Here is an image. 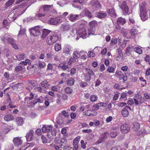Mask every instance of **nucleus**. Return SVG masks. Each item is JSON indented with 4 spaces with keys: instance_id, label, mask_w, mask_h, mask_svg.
<instances>
[{
    "instance_id": "obj_47",
    "label": "nucleus",
    "mask_w": 150,
    "mask_h": 150,
    "mask_svg": "<svg viewBox=\"0 0 150 150\" xmlns=\"http://www.w3.org/2000/svg\"><path fill=\"white\" fill-rule=\"evenodd\" d=\"M25 54H21L17 56V58L18 60H21L24 59Z\"/></svg>"
},
{
    "instance_id": "obj_27",
    "label": "nucleus",
    "mask_w": 150,
    "mask_h": 150,
    "mask_svg": "<svg viewBox=\"0 0 150 150\" xmlns=\"http://www.w3.org/2000/svg\"><path fill=\"white\" fill-rule=\"evenodd\" d=\"M82 13H84L86 16H87L89 18H91L93 16L91 12L87 10H84L82 12Z\"/></svg>"
},
{
    "instance_id": "obj_40",
    "label": "nucleus",
    "mask_w": 150,
    "mask_h": 150,
    "mask_svg": "<svg viewBox=\"0 0 150 150\" xmlns=\"http://www.w3.org/2000/svg\"><path fill=\"white\" fill-rule=\"evenodd\" d=\"M57 130L55 129H52L51 130L49 133V134L50 133H51V135L53 137H55L57 134Z\"/></svg>"
},
{
    "instance_id": "obj_55",
    "label": "nucleus",
    "mask_w": 150,
    "mask_h": 150,
    "mask_svg": "<svg viewBox=\"0 0 150 150\" xmlns=\"http://www.w3.org/2000/svg\"><path fill=\"white\" fill-rule=\"evenodd\" d=\"M76 70L75 68H72L70 70V74L71 75L75 74L76 73Z\"/></svg>"
},
{
    "instance_id": "obj_15",
    "label": "nucleus",
    "mask_w": 150,
    "mask_h": 150,
    "mask_svg": "<svg viewBox=\"0 0 150 150\" xmlns=\"http://www.w3.org/2000/svg\"><path fill=\"white\" fill-rule=\"evenodd\" d=\"M83 113L85 115L88 116H95L97 115V112L93 109L86 111Z\"/></svg>"
},
{
    "instance_id": "obj_30",
    "label": "nucleus",
    "mask_w": 150,
    "mask_h": 150,
    "mask_svg": "<svg viewBox=\"0 0 150 150\" xmlns=\"http://www.w3.org/2000/svg\"><path fill=\"white\" fill-rule=\"evenodd\" d=\"M64 91L65 93L68 94H71L73 92L72 89L69 87H66L64 88Z\"/></svg>"
},
{
    "instance_id": "obj_4",
    "label": "nucleus",
    "mask_w": 150,
    "mask_h": 150,
    "mask_svg": "<svg viewBox=\"0 0 150 150\" xmlns=\"http://www.w3.org/2000/svg\"><path fill=\"white\" fill-rule=\"evenodd\" d=\"M109 134V133L108 132H106L100 135L98 140L96 143V144L97 145L101 143L104 142L107 140Z\"/></svg>"
},
{
    "instance_id": "obj_28",
    "label": "nucleus",
    "mask_w": 150,
    "mask_h": 150,
    "mask_svg": "<svg viewBox=\"0 0 150 150\" xmlns=\"http://www.w3.org/2000/svg\"><path fill=\"white\" fill-rule=\"evenodd\" d=\"M52 5H44L43 6V10L45 13L48 11L51 8Z\"/></svg>"
},
{
    "instance_id": "obj_49",
    "label": "nucleus",
    "mask_w": 150,
    "mask_h": 150,
    "mask_svg": "<svg viewBox=\"0 0 150 150\" xmlns=\"http://www.w3.org/2000/svg\"><path fill=\"white\" fill-rule=\"evenodd\" d=\"M107 71L110 73H113L115 69L112 67H109L107 69Z\"/></svg>"
},
{
    "instance_id": "obj_2",
    "label": "nucleus",
    "mask_w": 150,
    "mask_h": 150,
    "mask_svg": "<svg viewBox=\"0 0 150 150\" xmlns=\"http://www.w3.org/2000/svg\"><path fill=\"white\" fill-rule=\"evenodd\" d=\"M147 4L145 2H143L140 6V16L142 21H144L147 19L148 14L146 11Z\"/></svg>"
},
{
    "instance_id": "obj_63",
    "label": "nucleus",
    "mask_w": 150,
    "mask_h": 150,
    "mask_svg": "<svg viewBox=\"0 0 150 150\" xmlns=\"http://www.w3.org/2000/svg\"><path fill=\"white\" fill-rule=\"evenodd\" d=\"M70 116L71 119H74L76 118V115L75 113L72 112L70 114Z\"/></svg>"
},
{
    "instance_id": "obj_12",
    "label": "nucleus",
    "mask_w": 150,
    "mask_h": 150,
    "mask_svg": "<svg viewBox=\"0 0 150 150\" xmlns=\"http://www.w3.org/2000/svg\"><path fill=\"white\" fill-rule=\"evenodd\" d=\"M130 130V127L129 125L126 123L120 127L121 132L125 134L127 133Z\"/></svg>"
},
{
    "instance_id": "obj_19",
    "label": "nucleus",
    "mask_w": 150,
    "mask_h": 150,
    "mask_svg": "<svg viewBox=\"0 0 150 150\" xmlns=\"http://www.w3.org/2000/svg\"><path fill=\"white\" fill-rule=\"evenodd\" d=\"M20 26V29L18 34V37L24 35L26 33L25 28L22 27L21 26Z\"/></svg>"
},
{
    "instance_id": "obj_7",
    "label": "nucleus",
    "mask_w": 150,
    "mask_h": 150,
    "mask_svg": "<svg viewBox=\"0 0 150 150\" xmlns=\"http://www.w3.org/2000/svg\"><path fill=\"white\" fill-rule=\"evenodd\" d=\"M25 137L27 141H30L31 140H33L35 139V134L34 131L31 130L29 132L27 133Z\"/></svg>"
},
{
    "instance_id": "obj_38",
    "label": "nucleus",
    "mask_w": 150,
    "mask_h": 150,
    "mask_svg": "<svg viewBox=\"0 0 150 150\" xmlns=\"http://www.w3.org/2000/svg\"><path fill=\"white\" fill-rule=\"evenodd\" d=\"M61 114L65 117H69V115L68 112H67L65 110H63L61 112Z\"/></svg>"
},
{
    "instance_id": "obj_11",
    "label": "nucleus",
    "mask_w": 150,
    "mask_h": 150,
    "mask_svg": "<svg viewBox=\"0 0 150 150\" xmlns=\"http://www.w3.org/2000/svg\"><path fill=\"white\" fill-rule=\"evenodd\" d=\"M80 37L83 38H85L87 35L86 29L84 27H82L77 32Z\"/></svg>"
},
{
    "instance_id": "obj_5",
    "label": "nucleus",
    "mask_w": 150,
    "mask_h": 150,
    "mask_svg": "<svg viewBox=\"0 0 150 150\" xmlns=\"http://www.w3.org/2000/svg\"><path fill=\"white\" fill-rule=\"evenodd\" d=\"M120 7L122 10V13L125 16L129 15L130 13H129V8L127 5V3L125 1L122 2Z\"/></svg>"
},
{
    "instance_id": "obj_56",
    "label": "nucleus",
    "mask_w": 150,
    "mask_h": 150,
    "mask_svg": "<svg viewBox=\"0 0 150 150\" xmlns=\"http://www.w3.org/2000/svg\"><path fill=\"white\" fill-rule=\"evenodd\" d=\"M117 133L115 132H112L110 134V135L111 137H115L117 135Z\"/></svg>"
},
{
    "instance_id": "obj_48",
    "label": "nucleus",
    "mask_w": 150,
    "mask_h": 150,
    "mask_svg": "<svg viewBox=\"0 0 150 150\" xmlns=\"http://www.w3.org/2000/svg\"><path fill=\"white\" fill-rule=\"evenodd\" d=\"M35 145V143L34 142L31 143H28L26 146V148H31L33 147Z\"/></svg>"
},
{
    "instance_id": "obj_44",
    "label": "nucleus",
    "mask_w": 150,
    "mask_h": 150,
    "mask_svg": "<svg viewBox=\"0 0 150 150\" xmlns=\"http://www.w3.org/2000/svg\"><path fill=\"white\" fill-rule=\"evenodd\" d=\"M139 79L140 81H142L143 83H142L141 84L142 86L144 87L146 84V80L145 79H144L142 77H141L139 78Z\"/></svg>"
},
{
    "instance_id": "obj_51",
    "label": "nucleus",
    "mask_w": 150,
    "mask_h": 150,
    "mask_svg": "<svg viewBox=\"0 0 150 150\" xmlns=\"http://www.w3.org/2000/svg\"><path fill=\"white\" fill-rule=\"evenodd\" d=\"M2 24L4 27H6L8 25L9 23L7 19H4L3 20Z\"/></svg>"
},
{
    "instance_id": "obj_9",
    "label": "nucleus",
    "mask_w": 150,
    "mask_h": 150,
    "mask_svg": "<svg viewBox=\"0 0 150 150\" xmlns=\"http://www.w3.org/2000/svg\"><path fill=\"white\" fill-rule=\"evenodd\" d=\"M91 5L95 11L100 8L101 5L99 2L97 0H93L91 1Z\"/></svg>"
},
{
    "instance_id": "obj_32",
    "label": "nucleus",
    "mask_w": 150,
    "mask_h": 150,
    "mask_svg": "<svg viewBox=\"0 0 150 150\" xmlns=\"http://www.w3.org/2000/svg\"><path fill=\"white\" fill-rule=\"evenodd\" d=\"M89 25L90 27L94 28L97 25V22L95 20H93L89 23Z\"/></svg>"
},
{
    "instance_id": "obj_1",
    "label": "nucleus",
    "mask_w": 150,
    "mask_h": 150,
    "mask_svg": "<svg viewBox=\"0 0 150 150\" xmlns=\"http://www.w3.org/2000/svg\"><path fill=\"white\" fill-rule=\"evenodd\" d=\"M59 40V36L55 32H51L50 35L47 38L46 42L48 45H51L56 42Z\"/></svg>"
},
{
    "instance_id": "obj_18",
    "label": "nucleus",
    "mask_w": 150,
    "mask_h": 150,
    "mask_svg": "<svg viewBox=\"0 0 150 150\" xmlns=\"http://www.w3.org/2000/svg\"><path fill=\"white\" fill-rule=\"evenodd\" d=\"M52 32L50 30L46 29H44L42 31L41 37L43 39H44L46 37Z\"/></svg>"
},
{
    "instance_id": "obj_25",
    "label": "nucleus",
    "mask_w": 150,
    "mask_h": 150,
    "mask_svg": "<svg viewBox=\"0 0 150 150\" xmlns=\"http://www.w3.org/2000/svg\"><path fill=\"white\" fill-rule=\"evenodd\" d=\"M133 129L134 130L137 131L140 127V125L138 122H133Z\"/></svg>"
},
{
    "instance_id": "obj_29",
    "label": "nucleus",
    "mask_w": 150,
    "mask_h": 150,
    "mask_svg": "<svg viewBox=\"0 0 150 150\" xmlns=\"http://www.w3.org/2000/svg\"><path fill=\"white\" fill-rule=\"evenodd\" d=\"M98 97L97 96L94 95H91L90 97V100L91 101L92 103H94L97 100Z\"/></svg>"
},
{
    "instance_id": "obj_22",
    "label": "nucleus",
    "mask_w": 150,
    "mask_h": 150,
    "mask_svg": "<svg viewBox=\"0 0 150 150\" xmlns=\"http://www.w3.org/2000/svg\"><path fill=\"white\" fill-rule=\"evenodd\" d=\"M14 119V117L11 115H7L5 116L4 120L6 121H12Z\"/></svg>"
},
{
    "instance_id": "obj_54",
    "label": "nucleus",
    "mask_w": 150,
    "mask_h": 150,
    "mask_svg": "<svg viewBox=\"0 0 150 150\" xmlns=\"http://www.w3.org/2000/svg\"><path fill=\"white\" fill-rule=\"evenodd\" d=\"M88 56L89 57H93L95 55V53L93 52L89 51L88 52Z\"/></svg>"
},
{
    "instance_id": "obj_60",
    "label": "nucleus",
    "mask_w": 150,
    "mask_h": 150,
    "mask_svg": "<svg viewBox=\"0 0 150 150\" xmlns=\"http://www.w3.org/2000/svg\"><path fill=\"white\" fill-rule=\"evenodd\" d=\"M45 104L46 106L48 107L50 104L49 102L48 101V99L47 98V97H46L45 98Z\"/></svg>"
},
{
    "instance_id": "obj_43",
    "label": "nucleus",
    "mask_w": 150,
    "mask_h": 150,
    "mask_svg": "<svg viewBox=\"0 0 150 150\" xmlns=\"http://www.w3.org/2000/svg\"><path fill=\"white\" fill-rule=\"evenodd\" d=\"M14 2V0H9L7 2L5 5L7 7H8L13 4Z\"/></svg>"
},
{
    "instance_id": "obj_53",
    "label": "nucleus",
    "mask_w": 150,
    "mask_h": 150,
    "mask_svg": "<svg viewBox=\"0 0 150 150\" xmlns=\"http://www.w3.org/2000/svg\"><path fill=\"white\" fill-rule=\"evenodd\" d=\"M142 97L141 95L140 94V92L139 91L137 92V93L136 94L134 97V98H136V99Z\"/></svg>"
},
{
    "instance_id": "obj_24",
    "label": "nucleus",
    "mask_w": 150,
    "mask_h": 150,
    "mask_svg": "<svg viewBox=\"0 0 150 150\" xmlns=\"http://www.w3.org/2000/svg\"><path fill=\"white\" fill-rule=\"evenodd\" d=\"M123 56L122 51H119L118 55L116 57V59L117 61H120L123 58Z\"/></svg>"
},
{
    "instance_id": "obj_36",
    "label": "nucleus",
    "mask_w": 150,
    "mask_h": 150,
    "mask_svg": "<svg viewBox=\"0 0 150 150\" xmlns=\"http://www.w3.org/2000/svg\"><path fill=\"white\" fill-rule=\"evenodd\" d=\"M54 49L56 51H59L61 49V46L59 44L56 43L54 45Z\"/></svg>"
},
{
    "instance_id": "obj_21",
    "label": "nucleus",
    "mask_w": 150,
    "mask_h": 150,
    "mask_svg": "<svg viewBox=\"0 0 150 150\" xmlns=\"http://www.w3.org/2000/svg\"><path fill=\"white\" fill-rule=\"evenodd\" d=\"M97 17L100 18H105L107 16V13L105 12H98L97 13Z\"/></svg>"
},
{
    "instance_id": "obj_26",
    "label": "nucleus",
    "mask_w": 150,
    "mask_h": 150,
    "mask_svg": "<svg viewBox=\"0 0 150 150\" xmlns=\"http://www.w3.org/2000/svg\"><path fill=\"white\" fill-rule=\"evenodd\" d=\"M74 80L72 78H69L66 81L67 84L70 86L73 85L74 83Z\"/></svg>"
},
{
    "instance_id": "obj_23",
    "label": "nucleus",
    "mask_w": 150,
    "mask_h": 150,
    "mask_svg": "<svg viewBox=\"0 0 150 150\" xmlns=\"http://www.w3.org/2000/svg\"><path fill=\"white\" fill-rule=\"evenodd\" d=\"M78 15H73L71 14L69 16V19L71 21H74L76 20L79 17Z\"/></svg>"
},
{
    "instance_id": "obj_59",
    "label": "nucleus",
    "mask_w": 150,
    "mask_h": 150,
    "mask_svg": "<svg viewBox=\"0 0 150 150\" xmlns=\"http://www.w3.org/2000/svg\"><path fill=\"white\" fill-rule=\"evenodd\" d=\"M121 29V27L120 25V24L117 23H116V25H115V29L116 31H118Z\"/></svg>"
},
{
    "instance_id": "obj_3",
    "label": "nucleus",
    "mask_w": 150,
    "mask_h": 150,
    "mask_svg": "<svg viewBox=\"0 0 150 150\" xmlns=\"http://www.w3.org/2000/svg\"><path fill=\"white\" fill-rule=\"evenodd\" d=\"M115 74L116 76L120 80H122L123 83L125 82L127 80V76L126 73H123L121 70H118L116 71Z\"/></svg>"
},
{
    "instance_id": "obj_45",
    "label": "nucleus",
    "mask_w": 150,
    "mask_h": 150,
    "mask_svg": "<svg viewBox=\"0 0 150 150\" xmlns=\"http://www.w3.org/2000/svg\"><path fill=\"white\" fill-rule=\"evenodd\" d=\"M62 65L61 64H59V65L58 67H61V69L64 71L67 69L69 68V66L67 65H64V66H62Z\"/></svg>"
},
{
    "instance_id": "obj_39",
    "label": "nucleus",
    "mask_w": 150,
    "mask_h": 150,
    "mask_svg": "<svg viewBox=\"0 0 150 150\" xmlns=\"http://www.w3.org/2000/svg\"><path fill=\"white\" fill-rule=\"evenodd\" d=\"M121 69L122 71L126 72L127 71L129 70L128 67L127 66H123L121 68Z\"/></svg>"
},
{
    "instance_id": "obj_6",
    "label": "nucleus",
    "mask_w": 150,
    "mask_h": 150,
    "mask_svg": "<svg viewBox=\"0 0 150 150\" xmlns=\"http://www.w3.org/2000/svg\"><path fill=\"white\" fill-rule=\"evenodd\" d=\"M30 31V34L33 36H37L40 34V30L38 26L31 28Z\"/></svg>"
},
{
    "instance_id": "obj_37",
    "label": "nucleus",
    "mask_w": 150,
    "mask_h": 150,
    "mask_svg": "<svg viewBox=\"0 0 150 150\" xmlns=\"http://www.w3.org/2000/svg\"><path fill=\"white\" fill-rule=\"evenodd\" d=\"M91 79V76L86 73L84 79L86 81H89Z\"/></svg>"
},
{
    "instance_id": "obj_8",
    "label": "nucleus",
    "mask_w": 150,
    "mask_h": 150,
    "mask_svg": "<svg viewBox=\"0 0 150 150\" xmlns=\"http://www.w3.org/2000/svg\"><path fill=\"white\" fill-rule=\"evenodd\" d=\"M52 128V127L51 125H43L42 128V132L43 133L47 132V136L49 138H51V136L50 137L49 133Z\"/></svg>"
},
{
    "instance_id": "obj_10",
    "label": "nucleus",
    "mask_w": 150,
    "mask_h": 150,
    "mask_svg": "<svg viewBox=\"0 0 150 150\" xmlns=\"http://www.w3.org/2000/svg\"><path fill=\"white\" fill-rule=\"evenodd\" d=\"M129 110H131V108L129 106H125L121 110V113L124 117H127L129 115Z\"/></svg>"
},
{
    "instance_id": "obj_61",
    "label": "nucleus",
    "mask_w": 150,
    "mask_h": 150,
    "mask_svg": "<svg viewBox=\"0 0 150 150\" xmlns=\"http://www.w3.org/2000/svg\"><path fill=\"white\" fill-rule=\"evenodd\" d=\"M35 133L38 135H41L42 132L41 129H38L35 130Z\"/></svg>"
},
{
    "instance_id": "obj_20",
    "label": "nucleus",
    "mask_w": 150,
    "mask_h": 150,
    "mask_svg": "<svg viewBox=\"0 0 150 150\" xmlns=\"http://www.w3.org/2000/svg\"><path fill=\"white\" fill-rule=\"evenodd\" d=\"M126 22L125 19L122 17H119L117 20V24L123 25Z\"/></svg>"
},
{
    "instance_id": "obj_17",
    "label": "nucleus",
    "mask_w": 150,
    "mask_h": 150,
    "mask_svg": "<svg viewBox=\"0 0 150 150\" xmlns=\"http://www.w3.org/2000/svg\"><path fill=\"white\" fill-rule=\"evenodd\" d=\"M133 100L134 101V103L136 105H139L142 104L145 101L144 98L142 97L136 99L134 98Z\"/></svg>"
},
{
    "instance_id": "obj_52",
    "label": "nucleus",
    "mask_w": 150,
    "mask_h": 150,
    "mask_svg": "<svg viewBox=\"0 0 150 150\" xmlns=\"http://www.w3.org/2000/svg\"><path fill=\"white\" fill-rule=\"evenodd\" d=\"M43 144H45L47 142V139L43 135H42L41 137Z\"/></svg>"
},
{
    "instance_id": "obj_50",
    "label": "nucleus",
    "mask_w": 150,
    "mask_h": 150,
    "mask_svg": "<svg viewBox=\"0 0 150 150\" xmlns=\"http://www.w3.org/2000/svg\"><path fill=\"white\" fill-rule=\"evenodd\" d=\"M7 40L8 43L11 44V45L14 43L15 42L13 39L11 38H8Z\"/></svg>"
},
{
    "instance_id": "obj_58",
    "label": "nucleus",
    "mask_w": 150,
    "mask_h": 150,
    "mask_svg": "<svg viewBox=\"0 0 150 150\" xmlns=\"http://www.w3.org/2000/svg\"><path fill=\"white\" fill-rule=\"evenodd\" d=\"M100 107L98 105V103L94 105L93 106V109H94V110H97L99 109Z\"/></svg>"
},
{
    "instance_id": "obj_35",
    "label": "nucleus",
    "mask_w": 150,
    "mask_h": 150,
    "mask_svg": "<svg viewBox=\"0 0 150 150\" xmlns=\"http://www.w3.org/2000/svg\"><path fill=\"white\" fill-rule=\"evenodd\" d=\"M38 63V66L41 68H44L46 66V64L44 62L39 61Z\"/></svg>"
},
{
    "instance_id": "obj_14",
    "label": "nucleus",
    "mask_w": 150,
    "mask_h": 150,
    "mask_svg": "<svg viewBox=\"0 0 150 150\" xmlns=\"http://www.w3.org/2000/svg\"><path fill=\"white\" fill-rule=\"evenodd\" d=\"M107 11L108 15L111 17H116L117 14L114 8H112L108 9Z\"/></svg>"
},
{
    "instance_id": "obj_57",
    "label": "nucleus",
    "mask_w": 150,
    "mask_h": 150,
    "mask_svg": "<svg viewBox=\"0 0 150 150\" xmlns=\"http://www.w3.org/2000/svg\"><path fill=\"white\" fill-rule=\"evenodd\" d=\"M119 96V94L118 93H115L113 97V100L115 101L117 100Z\"/></svg>"
},
{
    "instance_id": "obj_64",
    "label": "nucleus",
    "mask_w": 150,
    "mask_h": 150,
    "mask_svg": "<svg viewBox=\"0 0 150 150\" xmlns=\"http://www.w3.org/2000/svg\"><path fill=\"white\" fill-rule=\"evenodd\" d=\"M87 71L88 72L86 73L88 74H89L91 76H92L94 74V73L93 71L91 69H89Z\"/></svg>"
},
{
    "instance_id": "obj_16",
    "label": "nucleus",
    "mask_w": 150,
    "mask_h": 150,
    "mask_svg": "<svg viewBox=\"0 0 150 150\" xmlns=\"http://www.w3.org/2000/svg\"><path fill=\"white\" fill-rule=\"evenodd\" d=\"M60 20L59 18H51L49 21V22L51 25H56L60 22Z\"/></svg>"
},
{
    "instance_id": "obj_13",
    "label": "nucleus",
    "mask_w": 150,
    "mask_h": 150,
    "mask_svg": "<svg viewBox=\"0 0 150 150\" xmlns=\"http://www.w3.org/2000/svg\"><path fill=\"white\" fill-rule=\"evenodd\" d=\"M13 141L14 145L17 146L21 145L22 143V141L19 137L15 138Z\"/></svg>"
},
{
    "instance_id": "obj_62",
    "label": "nucleus",
    "mask_w": 150,
    "mask_h": 150,
    "mask_svg": "<svg viewBox=\"0 0 150 150\" xmlns=\"http://www.w3.org/2000/svg\"><path fill=\"white\" fill-rule=\"evenodd\" d=\"M61 143L66 144L67 142V139L65 138H62L61 139L60 142Z\"/></svg>"
},
{
    "instance_id": "obj_34",
    "label": "nucleus",
    "mask_w": 150,
    "mask_h": 150,
    "mask_svg": "<svg viewBox=\"0 0 150 150\" xmlns=\"http://www.w3.org/2000/svg\"><path fill=\"white\" fill-rule=\"evenodd\" d=\"M73 58L76 59H77L79 58L80 56V52H78L77 51H75L73 54Z\"/></svg>"
},
{
    "instance_id": "obj_42",
    "label": "nucleus",
    "mask_w": 150,
    "mask_h": 150,
    "mask_svg": "<svg viewBox=\"0 0 150 150\" xmlns=\"http://www.w3.org/2000/svg\"><path fill=\"white\" fill-rule=\"evenodd\" d=\"M23 69V67L21 65V64H19L15 68V71H18L21 70Z\"/></svg>"
},
{
    "instance_id": "obj_33",
    "label": "nucleus",
    "mask_w": 150,
    "mask_h": 150,
    "mask_svg": "<svg viewBox=\"0 0 150 150\" xmlns=\"http://www.w3.org/2000/svg\"><path fill=\"white\" fill-rule=\"evenodd\" d=\"M134 51L139 54H141L142 52V49L138 47H134Z\"/></svg>"
},
{
    "instance_id": "obj_31",
    "label": "nucleus",
    "mask_w": 150,
    "mask_h": 150,
    "mask_svg": "<svg viewBox=\"0 0 150 150\" xmlns=\"http://www.w3.org/2000/svg\"><path fill=\"white\" fill-rule=\"evenodd\" d=\"M130 33L132 36H135L137 34V31L136 28H132L130 30Z\"/></svg>"
},
{
    "instance_id": "obj_46",
    "label": "nucleus",
    "mask_w": 150,
    "mask_h": 150,
    "mask_svg": "<svg viewBox=\"0 0 150 150\" xmlns=\"http://www.w3.org/2000/svg\"><path fill=\"white\" fill-rule=\"evenodd\" d=\"M81 146L82 148L83 149H85L86 148V145L87 143V142H86L84 143V141L82 140L81 141Z\"/></svg>"
},
{
    "instance_id": "obj_41",
    "label": "nucleus",
    "mask_w": 150,
    "mask_h": 150,
    "mask_svg": "<svg viewBox=\"0 0 150 150\" xmlns=\"http://www.w3.org/2000/svg\"><path fill=\"white\" fill-rule=\"evenodd\" d=\"M88 84L87 82L84 81H81L79 83V85L81 87L84 88Z\"/></svg>"
}]
</instances>
